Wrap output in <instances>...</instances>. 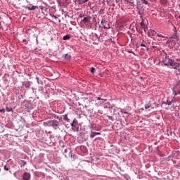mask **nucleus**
I'll list each match as a JSON object with an SVG mask.
<instances>
[{
  "instance_id": "nucleus-1",
  "label": "nucleus",
  "mask_w": 180,
  "mask_h": 180,
  "mask_svg": "<svg viewBox=\"0 0 180 180\" xmlns=\"http://www.w3.org/2000/svg\"><path fill=\"white\" fill-rule=\"evenodd\" d=\"M164 65H166L168 67V65H170V67H172L174 70H176L179 72H180V63L175 62V60L169 58H165L163 60Z\"/></svg>"
},
{
  "instance_id": "nucleus-2",
  "label": "nucleus",
  "mask_w": 180,
  "mask_h": 180,
  "mask_svg": "<svg viewBox=\"0 0 180 180\" xmlns=\"http://www.w3.org/2000/svg\"><path fill=\"white\" fill-rule=\"evenodd\" d=\"M148 37H151V36H155V34H157L158 37H162L163 39L165 38V36L162 35V34H160L158 33H157V32L150 30V31H148Z\"/></svg>"
},
{
  "instance_id": "nucleus-3",
  "label": "nucleus",
  "mask_w": 180,
  "mask_h": 180,
  "mask_svg": "<svg viewBox=\"0 0 180 180\" xmlns=\"http://www.w3.org/2000/svg\"><path fill=\"white\" fill-rule=\"evenodd\" d=\"M21 88V90L23 91H25V89H29V88H30V82L25 81L24 82H22Z\"/></svg>"
},
{
  "instance_id": "nucleus-4",
  "label": "nucleus",
  "mask_w": 180,
  "mask_h": 180,
  "mask_svg": "<svg viewBox=\"0 0 180 180\" xmlns=\"http://www.w3.org/2000/svg\"><path fill=\"white\" fill-rule=\"evenodd\" d=\"M51 126H52L55 130H57L58 126H60V122L57 120H51Z\"/></svg>"
},
{
  "instance_id": "nucleus-5",
  "label": "nucleus",
  "mask_w": 180,
  "mask_h": 180,
  "mask_svg": "<svg viewBox=\"0 0 180 180\" xmlns=\"http://www.w3.org/2000/svg\"><path fill=\"white\" fill-rule=\"evenodd\" d=\"M24 8H25V9H27L28 11H36V9H39V6H33L32 4H30V6H24Z\"/></svg>"
},
{
  "instance_id": "nucleus-6",
  "label": "nucleus",
  "mask_w": 180,
  "mask_h": 180,
  "mask_svg": "<svg viewBox=\"0 0 180 180\" xmlns=\"http://www.w3.org/2000/svg\"><path fill=\"white\" fill-rule=\"evenodd\" d=\"M101 26L102 27H104V29H109L110 27L109 22L105 20H101Z\"/></svg>"
},
{
  "instance_id": "nucleus-7",
  "label": "nucleus",
  "mask_w": 180,
  "mask_h": 180,
  "mask_svg": "<svg viewBox=\"0 0 180 180\" xmlns=\"http://www.w3.org/2000/svg\"><path fill=\"white\" fill-rule=\"evenodd\" d=\"M154 109V103L151 102V101H149V102L145 105V109L146 110H148V109Z\"/></svg>"
},
{
  "instance_id": "nucleus-8",
  "label": "nucleus",
  "mask_w": 180,
  "mask_h": 180,
  "mask_svg": "<svg viewBox=\"0 0 180 180\" xmlns=\"http://www.w3.org/2000/svg\"><path fill=\"white\" fill-rule=\"evenodd\" d=\"M30 173L25 172L22 175V180H30Z\"/></svg>"
},
{
  "instance_id": "nucleus-9",
  "label": "nucleus",
  "mask_w": 180,
  "mask_h": 180,
  "mask_svg": "<svg viewBox=\"0 0 180 180\" xmlns=\"http://www.w3.org/2000/svg\"><path fill=\"white\" fill-rule=\"evenodd\" d=\"M176 33L177 32L175 30L174 34H172L170 39H174V40H176V41H179V37H178Z\"/></svg>"
},
{
  "instance_id": "nucleus-10",
  "label": "nucleus",
  "mask_w": 180,
  "mask_h": 180,
  "mask_svg": "<svg viewBox=\"0 0 180 180\" xmlns=\"http://www.w3.org/2000/svg\"><path fill=\"white\" fill-rule=\"evenodd\" d=\"M101 135V132H95V131H91V134H90L91 139H94L96 136H99Z\"/></svg>"
},
{
  "instance_id": "nucleus-11",
  "label": "nucleus",
  "mask_w": 180,
  "mask_h": 180,
  "mask_svg": "<svg viewBox=\"0 0 180 180\" xmlns=\"http://www.w3.org/2000/svg\"><path fill=\"white\" fill-rule=\"evenodd\" d=\"M141 19H142V20H141V23H140L141 27H144V26H147V25H146V20H144V18H143L142 16H141Z\"/></svg>"
},
{
  "instance_id": "nucleus-12",
  "label": "nucleus",
  "mask_w": 180,
  "mask_h": 180,
  "mask_svg": "<svg viewBox=\"0 0 180 180\" xmlns=\"http://www.w3.org/2000/svg\"><path fill=\"white\" fill-rule=\"evenodd\" d=\"M43 124L45 127H50L51 126V121L44 122Z\"/></svg>"
},
{
  "instance_id": "nucleus-13",
  "label": "nucleus",
  "mask_w": 180,
  "mask_h": 180,
  "mask_svg": "<svg viewBox=\"0 0 180 180\" xmlns=\"http://www.w3.org/2000/svg\"><path fill=\"white\" fill-rule=\"evenodd\" d=\"M87 1H89V0H78V4L79 5H82V4H85Z\"/></svg>"
},
{
  "instance_id": "nucleus-14",
  "label": "nucleus",
  "mask_w": 180,
  "mask_h": 180,
  "mask_svg": "<svg viewBox=\"0 0 180 180\" xmlns=\"http://www.w3.org/2000/svg\"><path fill=\"white\" fill-rule=\"evenodd\" d=\"M89 20V18L88 17H84V18H83V20H82V22H83L84 23H88Z\"/></svg>"
},
{
  "instance_id": "nucleus-15",
  "label": "nucleus",
  "mask_w": 180,
  "mask_h": 180,
  "mask_svg": "<svg viewBox=\"0 0 180 180\" xmlns=\"http://www.w3.org/2000/svg\"><path fill=\"white\" fill-rule=\"evenodd\" d=\"M71 39V36L67 34L63 37V40H70Z\"/></svg>"
},
{
  "instance_id": "nucleus-16",
  "label": "nucleus",
  "mask_w": 180,
  "mask_h": 180,
  "mask_svg": "<svg viewBox=\"0 0 180 180\" xmlns=\"http://www.w3.org/2000/svg\"><path fill=\"white\" fill-rule=\"evenodd\" d=\"M65 60H67L68 61L71 60V56H70L68 54H65Z\"/></svg>"
},
{
  "instance_id": "nucleus-17",
  "label": "nucleus",
  "mask_w": 180,
  "mask_h": 180,
  "mask_svg": "<svg viewBox=\"0 0 180 180\" xmlns=\"http://www.w3.org/2000/svg\"><path fill=\"white\" fill-rule=\"evenodd\" d=\"M63 120H65V122H70V118H68V115L67 114H65L64 116H63Z\"/></svg>"
},
{
  "instance_id": "nucleus-18",
  "label": "nucleus",
  "mask_w": 180,
  "mask_h": 180,
  "mask_svg": "<svg viewBox=\"0 0 180 180\" xmlns=\"http://www.w3.org/2000/svg\"><path fill=\"white\" fill-rule=\"evenodd\" d=\"M35 79L37 80V83H38L39 84H43V82H41V81H40V80L39 79V76H36Z\"/></svg>"
},
{
  "instance_id": "nucleus-19",
  "label": "nucleus",
  "mask_w": 180,
  "mask_h": 180,
  "mask_svg": "<svg viewBox=\"0 0 180 180\" xmlns=\"http://www.w3.org/2000/svg\"><path fill=\"white\" fill-rule=\"evenodd\" d=\"M180 94V91H173V95H174V96H176V95H179Z\"/></svg>"
},
{
  "instance_id": "nucleus-20",
  "label": "nucleus",
  "mask_w": 180,
  "mask_h": 180,
  "mask_svg": "<svg viewBox=\"0 0 180 180\" xmlns=\"http://www.w3.org/2000/svg\"><path fill=\"white\" fill-rule=\"evenodd\" d=\"M141 2L143 4H145V5H148L150 6V3H148V1H146V0H141Z\"/></svg>"
},
{
  "instance_id": "nucleus-21",
  "label": "nucleus",
  "mask_w": 180,
  "mask_h": 180,
  "mask_svg": "<svg viewBox=\"0 0 180 180\" xmlns=\"http://www.w3.org/2000/svg\"><path fill=\"white\" fill-rule=\"evenodd\" d=\"M90 71H91V74H94L95 71H96V69H95V68L92 67Z\"/></svg>"
},
{
  "instance_id": "nucleus-22",
  "label": "nucleus",
  "mask_w": 180,
  "mask_h": 180,
  "mask_svg": "<svg viewBox=\"0 0 180 180\" xmlns=\"http://www.w3.org/2000/svg\"><path fill=\"white\" fill-rule=\"evenodd\" d=\"M113 1H115V0H107L108 5H109V6H110V5H112L111 2H113Z\"/></svg>"
},
{
  "instance_id": "nucleus-23",
  "label": "nucleus",
  "mask_w": 180,
  "mask_h": 180,
  "mask_svg": "<svg viewBox=\"0 0 180 180\" xmlns=\"http://www.w3.org/2000/svg\"><path fill=\"white\" fill-rule=\"evenodd\" d=\"M72 123L75 124V126H77V124H78V121L76 119H75Z\"/></svg>"
},
{
  "instance_id": "nucleus-24",
  "label": "nucleus",
  "mask_w": 180,
  "mask_h": 180,
  "mask_svg": "<svg viewBox=\"0 0 180 180\" xmlns=\"http://www.w3.org/2000/svg\"><path fill=\"white\" fill-rule=\"evenodd\" d=\"M104 9L101 8L99 11L98 13H100V15H103V12H104Z\"/></svg>"
},
{
  "instance_id": "nucleus-25",
  "label": "nucleus",
  "mask_w": 180,
  "mask_h": 180,
  "mask_svg": "<svg viewBox=\"0 0 180 180\" xmlns=\"http://www.w3.org/2000/svg\"><path fill=\"white\" fill-rule=\"evenodd\" d=\"M142 29L144 30V32L146 33V32H147V29H148L147 25H145V26L142 27Z\"/></svg>"
},
{
  "instance_id": "nucleus-26",
  "label": "nucleus",
  "mask_w": 180,
  "mask_h": 180,
  "mask_svg": "<svg viewBox=\"0 0 180 180\" xmlns=\"http://www.w3.org/2000/svg\"><path fill=\"white\" fill-rule=\"evenodd\" d=\"M21 162H22V167H25V165H26V161L22 160Z\"/></svg>"
},
{
  "instance_id": "nucleus-27",
  "label": "nucleus",
  "mask_w": 180,
  "mask_h": 180,
  "mask_svg": "<svg viewBox=\"0 0 180 180\" xmlns=\"http://www.w3.org/2000/svg\"><path fill=\"white\" fill-rule=\"evenodd\" d=\"M141 47H145L146 49H147V46H146V44L144 43H141Z\"/></svg>"
},
{
  "instance_id": "nucleus-28",
  "label": "nucleus",
  "mask_w": 180,
  "mask_h": 180,
  "mask_svg": "<svg viewBox=\"0 0 180 180\" xmlns=\"http://www.w3.org/2000/svg\"><path fill=\"white\" fill-rule=\"evenodd\" d=\"M129 4H130L131 6H135L134 2H133V1L129 2Z\"/></svg>"
},
{
  "instance_id": "nucleus-29",
  "label": "nucleus",
  "mask_w": 180,
  "mask_h": 180,
  "mask_svg": "<svg viewBox=\"0 0 180 180\" xmlns=\"http://www.w3.org/2000/svg\"><path fill=\"white\" fill-rule=\"evenodd\" d=\"M7 112H12V108H6Z\"/></svg>"
},
{
  "instance_id": "nucleus-30",
  "label": "nucleus",
  "mask_w": 180,
  "mask_h": 180,
  "mask_svg": "<svg viewBox=\"0 0 180 180\" xmlns=\"http://www.w3.org/2000/svg\"><path fill=\"white\" fill-rule=\"evenodd\" d=\"M51 16L52 18H55V19H57V16L54 15V14H51Z\"/></svg>"
},
{
  "instance_id": "nucleus-31",
  "label": "nucleus",
  "mask_w": 180,
  "mask_h": 180,
  "mask_svg": "<svg viewBox=\"0 0 180 180\" xmlns=\"http://www.w3.org/2000/svg\"><path fill=\"white\" fill-rule=\"evenodd\" d=\"M5 171H9V168L6 167V166H4Z\"/></svg>"
},
{
  "instance_id": "nucleus-32",
  "label": "nucleus",
  "mask_w": 180,
  "mask_h": 180,
  "mask_svg": "<svg viewBox=\"0 0 180 180\" xmlns=\"http://www.w3.org/2000/svg\"><path fill=\"white\" fill-rule=\"evenodd\" d=\"M0 112H3V113H4V112H5V109H1V110H0Z\"/></svg>"
},
{
  "instance_id": "nucleus-33",
  "label": "nucleus",
  "mask_w": 180,
  "mask_h": 180,
  "mask_svg": "<svg viewBox=\"0 0 180 180\" xmlns=\"http://www.w3.org/2000/svg\"><path fill=\"white\" fill-rule=\"evenodd\" d=\"M70 126H72V127H75V124H74L73 122L70 124Z\"/></svg>"
},
{
  "instance_id": "nucleus-34",
  "label": "nucleus",
  "mask_w": 180,
  "mask_h": 180,
  "mask_svg": "<svg viewBox=\"0 0 180 180\" xmlns=\"http://www.w3.org/2000/svg\"><path fill=\"white\" fill-rule=\"evenodd\" d=\"M166 105H169L171 103V102L169 103H165Z\"/></svg>"
},
{
  "instance_id": "nucleus-35",
  "label": "nucleus",
  "mask_w": 180,
  "mask_h": 180,
  "mask_svg": "<svg viewBox=\"0 0 180 180\" xmlns=\"http://www.w3.org/2000/svg\"><path fill=\"white\" fill-rule=\"evenodd\" d=\"M139 79H144V78H143V77H140Z\"/></svg>"
},
{
  "instance_id": "nucleus-36",
  "label": "nucleus",
  "mask_w": 180,
  "mask_h": 180,
  "mask_svg": "<svg viewBox=\"0 0 180 180\" xmlns=\"http://www.w3.org/2000/svg\"><path fill=\"white\" fill-rule=\"evenodd\" d=\"M27 4H29V0H26Z\"/></svg>"
},
{
  "instance_id": "nucleus-37",
  "label": "nucleus",
  "mask_w": 180,
  "mask_h": 180,
  "mask_svg": "<svg viewBox=\"0 0 180 180\" xmlns=\"http://www.w3.org/2000/svg\"><path fill=\"white\" fill-rule=\"evenodd\" d=\"M98 101H101V98L98 97Z\"/></svg>"
},
{
  "instance_id": "nucleus-38",
  "label": "nucleus",
  "mask_w": 180,
  "mask_h": 180,
  "mask_svg": "<svg viewBox=\"0 0 180 180\" xmlns=\"http://www.w3.org/2000/svg\"><path fill=\"white\" fill-rule=\"evenodd\" d=\"M32 89H33V90H35V89H36V88H32Z\"/></svg>"
},
{
  "instance_id": "nucleus-39",
  "label": "nucleus",
  "mask_w": 180,
  "mask_h": 180,
  "mask_svg": "<svg viewBox=\"0 0 180 180\" xmlns=\"http://www.w3.org/2000/svg\"><path fill=\"white\" fill-rule=\"evenodd\" d=\"M146 50H147V51H148V48H146Z\"/></svg>"
},
{
  "instance_id": "nucleus-40",
  "label": "nucleus",
  "mask_w": 180,
  "mask_h": 180,
  "mask_svg": "<svg viewBox=\"0 0 180 180\" xmlns=\"http://www.w3.org/2000/svg\"><path fill=\"white\" fill-rule=\"evenodd\" d=\"M153 49H155V46H153Z\"/></svg>"
},
{
  "instance_id": "nucleus-41",
  "label": "nucleus",
  "mask_w": 180,
  "mask_h": 180,
  "mask_svg": "<svg viewBox=\"0 0 180 180\" xmlns=\"http://www.w3.org/2000/svg\"><path fill=\"white\" fill-rule=\"evenodd\" d=\"M179 19H180V15L179 16Z\"/></svg>"
},
{
  "instance_id": "nucleus-42",
  "label": "nucleus",
  "mask_w": 180,
  "mask_h": 180,
  "mask_svg": "<svg viewBox=\"0 0 180 180\" xmlns=\"http://www.w3.org/2000/svg\"><path fill=\"white\" fill-rule=\"evenodd\" d=\"M179 61H180V59L179 60Z\"/></svg>"
}]
</instances>
